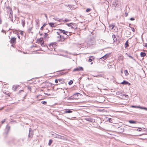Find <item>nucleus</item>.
<instances>
[{
    "label": "nucleus",
    "instance_id": "f257e3e1",
    "mask_svg": "<svg viewBox=\"0 0 147 147\" xmlns=\"http://www.w3.org/2000/svg\"><path fill=\"white\" fill-rule=\"evenodd\" d=\"M57 42H63L65 40L64 37L61 35H59L57 37Z\"/></svg>",
    "mask_w": 147,
    "mask_h": 147
},
{
    "label": "nucleus",
    "instance_id": "f03ea898",
    "mask_svg": "<svg viewBox=\"0 0 147 147\" xmlns=\"http://www.w3.org/2000/svg\"><path fill=\"white\" fill-rule=\"evenodd\" d=\"M53 137L59 139H62V137H64L63 136L57 134L56 133H54L52 134Z\"/></svg>",
    "mask_w": 147,
    "mask_h": 147
},
{
    "label": "nucleus",
    "instance_id": "7ed1b4c3",
    "mask_svg": "<svg viewBox=\"0 0 147 147\" xmlns=\"http://www.w3.org/2000/svg\"><path fill=\"white\" fill-rule=\"evenodd\" d=\"M16 38L15 37H12L10 40V42L12 44H14L16 42Z\"/></svg>",
    "mask_w": 147,
    "mask_h": 147
},
{
    "label": "nucleus",
    "instance_id": "20e7f679",
    "mask_svg": "<svg viewBox=\"0 0 147 147\" xmlns=\"http://www.w3.org/2000/svg\"><path fill=\"white\" fill-rule=\"evenodd\" d=\"M109 54H107L100 58V59L101 60L103 61L109 57Z\"/></svg>",
    "mask_w": 147,
    "mask_h": 147
},
{
    "label": "nucleus",
    "instance_id": "39448f33",
    "mask_svg": "<svg viewBox=\"0 0 147 147\" xmlns=\"http://www.w3.org/2000/svg\"><path fill=\"white\" fill-rule=\"evenodd\" d=\"M33 135V131L32 130L31 128H29V134L28 135V137L30 138H32Z\"/></svg>",
    "mask_w": 147,
    "mask_h": 147
},
{
    "label": "nucleus",
    "instance_id": "423d86ee",
    "mask_svg": "<svg viewBox=\"0 0 147 147\" xmlns=\"http://www.w3.org/2000/svg\"><path fill=\"white\" fill-rule=\"evenodd\" d=\"M83 67H77L76 68H75L73 70V71H83Z\"/></svg>",
    "mask_w": 147,
    "mask_h": 147
},
{
    "label": "nucleus",
    "instance_id": "0eeeda50",
    "mask_svg": "<svg viewBox=\"0 0 147 147\" xmlns=\"http://www.w3.org/2000/svg\"><path fill=\"white\" fill-rule=\"evenodd\" d=\"M117 1L116 0H115L113 2L112 4V6L115 7H117Z\"/></svg>",
    "mask_w": 147,
    "mask_h": 147
},
{
    "label": "nucleus",
    "instance_id": "6e6552de",
    "mask_svg": "<svg viewBox=\"0 0 147 147\" xmlns=\"http://www.w3.org/2000/svg\"><path fill=\"white\" fill-rule=\"evenodd\" d=\"M53 43H51V44H50L49 45V47H50V48H48V46L47 45L46 46L50 50H51V51H52L53 50V49L54 48V47H53Z\"/></svg>",
    "mask_w": 147,
    "mask_h": 147
},
{
    "label": "nucleus",
    "instance_id": "1a4fd4ad",
    "mask_svg": "<svg viewBox=\"0 0 147 147\" xmlns=\"http://www.w3.org/2000/svg\"><path fill=\"white\" fill-rule=\"evenodd\" d=\"M86 119L89 122H92L94 123L95 122V119H92V118H86Z\"/></svg>",
    "mask_w": 147,
    "mask_h": 147
},
{
    "label": "nucleus",
    "instance_id": "9d476101",
    "mask_svg": "<svg viewBox=\"0 0 147 147\" xmlns=\"http://www.w3.org/2000/svg\"><path fill=\"white\" fill-rule=\"evenodd\" d=\"M69 27H71V28H74L75 27H74V23H70L69 24H66Z\"/></svg>",
    "mask_w": 147,
    "mask_h": 147
},
{
    "label": "nucleus",
    "instance_id": "9b49d317",
    "mask_svg": "<svg viewBox=\"0 0 147 147\" xmlns=\"http://www.w3.org/2000/svg\"><path fill=\"white\" fill-rule=\"evenodd\" d=\"M19 85H16V86H13L12 89L14 91H15L19 87Z\"/></svg>",
    "mask_w": 147,
    "mask_h": 147
},
{
    "label": "nucleus",
    "instance_id": "f8f14e48",
    "mask_svg": "<svg viewBox=\"0 0 147 147\" xmlns=\"http://www.w3.org/2000/svg\"><path fill=\"white\" fill-rule=\"evenodd\" d=\"M58 31H60L61 33H63V34H65L67 32V31L64 30H62L61 29H59L58 30Z\"/></svg>",
    "mask_w": 147,
    "mask_h": 147
},
{
    "label": "nucleus",
    "instance_id": "ddd939ff",
    "mask_svg": "<svg viewBox=\"0 0 147 147\" xmlns=\"http://www.w3.org/2000/svg\"><path fill=\"white\" fill-rule=\"evenodd\" d=\"M72 112L70 109H66L65 111H64V113H71Z\"/></svg>",
    "mask_w": 147,
    "mask_h": 147
},
{
    "label": "nucleus",
    "instance_id": "4468645a",
    "mask_svg": "<svg viewBox=\"0 0 147 147\" xmlns=\"http://www.w3.org/2000/svg\"><path fill=\"white\" fill-rule=\"evenodd\" d=\"M10 127L8 125H7L5 129V131H7V134H8V133L9 131L10 130Z\"/></svg>",
    "mask_w": 147,
    "mask_h": 147
},
{
    "label": "nucleus",
    "instance_id": "2eb2a0df",
    "mask_svg": "<svg viewBox=\"0 0 147 147\" xmlns=\"http://www.w3.org/2000/svg\"><path fill=\"white\" fill-rule=\"evenodd\" d=\"M121 84H128L129 85H130V84L127 81H124L122 82L121 83Z\"/></svg>",
    "mask_w": 147,
    "mask_h": 147
},
{
    "label": "nucleus",
    "instance_id": "dca6fc26",
    "mask_svg": "<svg viewBox=\"0 0 147 147\" xmlns=\"http://www.w3.org/2000/svg\"><path fill=\"white\" fill-rule=\"evenodd\" d=\"M116 94L117 95H124V94H123L122 92L121 91H118L116 92Z\"/></svg>",
    "mask_w": 147,
    "mask_h": 147
},
{
    "label": "nucleus",
    "instance_id": "f3484780",
    "mask_svg": "<svg viewBox=\"0 0 147 147\" xmlns=\"http://www.w3.org/2000/svg\"><path fill=\"white\" fill-rule=\"evenodd\" d=\"M53 19L55 20L56 21H59V22H62L63 20L62 19H59L58 18H53Z\"/></svg>",
    "mask_w": 147,
    "mask_h": 147
},
{
    "label": "nucleus",
    "instance_id": "a211bd4d",
    "mask_svg": "<svg viewBox=\"0 0 147 147\" xmlns=\"http://www.w3.org/2000/svg\"><path fill=\"white\" fill-rule=\"evenodd\" d=\"M112 37L114 41L115 42H116L117 41V38H116V36L114 34H113L112 35Z\"/></svg>",
    "mask_w": 147,
    "mask_h": 147
},
{
    "label": "nucleus",
    "instance_id": "6ab92c4d",
    "mask_svg": "<svg viewBox=\"0 0 147 147\" xmlns=\"http://www.w3.org/2000/svg\"><path fill=\"white\" fill-rule=\"evenodd\" d=\"M128 122L130 123L135 124L136 123V121L133 120H130L128 121Z\"/></svg>",
    "mask_w": 147,
    "mask_h": 147
},
{
    "label": "nucleus",
    "instance_id": "aec40b11",
    "mask_svg": "<svg viewBox=\"0 0 147 147\" xmlns=\"http://www.w3.org/2000/svg\"><path fill=\"white\" fill-rule=\"evenodd\" d=\"M67 7L70 8V9H75V8H74V7L72 6L71 5H67Z\"/></svg>",
    "mask_w": 147,
    "mask_h": 147
},
{
    "label": "nucleus",
    "instance_id": "412c9836",
    "mask_svg": "<svg viewBox=\"0 0 147 147\" xmlns=\"http://www.w3.org/2000/svg\"><path fill=\"white\" fill-rule=\"evenodd\" d=\"M146 55V54L144 52H141L140 53V56L141 57H144Z\"/></svg>",
    "mask_w": 147,
    "mask_h": 147
},
{
    "label": "nucleus",
    "instance_id": "4be33fe9",
    "mask_svg": "<svg viewBox=\"0 0 147 147\" xmlns=\"http://www.w3.org/2000/svg\"><path fill=\"white\" fill-rule=\"evenodd\" d=\"M129 46L128 42V40H127L125 42V48H127Z\"/></svg>",
    "mask_w": 147,
    "mask_h": 147
},
{
    "label": "nucleus",
    "instance_id": "5701e85b",
    "mask_svg": "<svg viewBox=\"0 0 147 147\" xmlns=\"http://www.w3.org/2000/svg\"><path fill=\"white\" fill-rule=\"evenodd\" d=\"M22 26L23 27H24L25 22V20H22Z\"/></svg>",
    "mask_w": 147,
    "mask_h": 147
},
{
    "label": "nucleus",
    "instance_id": "b1692460",
    "mask_svg": "<svg viewBox=\"0 0 147 147\" xmlns=\"http://www.w3.org/2000/svg\"><path fill=\"white\" fill-rule=\"evenodd\" d=\"M36 25H37V26H38V27H39V20L38 19H37V20H36Z\"/></svg>",
    "mask_w": 147,
    "mask_h": 147
},
{
    "label": "nucleus",
    "instance_id": "393cba45",
    "mask_svg": "<svg viewBox=\"0 0 147 147\" xmlns=\"http://www.w3.org/2000/svg\"><path fill=\"white\" fill-rule=\"evenodd\" d=\"M43 39L42 38H40L38 40V41L39 43H41L43 40Z\"/></svg>",
    "mask_w": 147,
    "mask_h": 147
},
{
    "label": "nucleus",
    "instance_id": "a878e982",
    "mask_svg": "<svg viewBox=\"0 0 147 147\" xmlns=\"http://www.w3.org/2000/svg\"><path fill=\"white\" fill-rule=\"evenodd\" d=\"M59 82L61 83H63L64 82V80L63 79H58Z\"/></svg>",
    "mask_w": 147,
    "mask_h": 147
},
{
    "label": "nucleus",
    "instance_id": "bb28decb",
    "mask_svg": "<svg viewBox=\"0 0 147 147\" xmlns=\"http://www.w3.org/2000/svg\"><path fill=\"white\" fill-rule=\"evenodd\" d=\"M49 24L50 25V26L52 27H55V26H54V23H53L51 22V23H49Z\"/></svg>",
    "mask_w": 147,
    "mask_h": 147
},
{
    "label": "nucleus",
    "instance_id": "cd10ccee",
    "mask_svg": "<svg viewBox=\"0 0 147 147\" xmlns=\"http://www.w3.org/2000/svg\"><path fill=\"white\" fill-rule=\"evenodd\" d=\"M139 108L142 109H144L147 111V108L140 107H139Z\"/></svg>",
    "mask_w": 147,
    "mask_h": 147
},
{
    "label": "nucleus",
    "instance_id": "c85d7f7f",
    "mask_svg": "<svg viewBox=\"0 0 147 147\" xmlns=\"http://www.w3.org/2000/svg\"><path fill=\"white\" fill-rule=\"evenodd\" d=\"M124 73H125V75L126 76H127L129 74H128L127 71V70H126L124 71Z\"/></svg>",
    "mask_w": 147,
    "mask_h": 147
},
{
    "label": "nucleus",
    "instance_id": "c756f323",
    "mask_svg": "<svg viewBox=\"0 0 147 147\" xmlns=\"http://www.w3.org/2000/svg\"><path fill=\"white\" fill-rule=\"evenodd\" d=\"M68 36H69L71 35V32L67 31L66 34H65Z\"/></svg>",
    "mask_w": 147,
    "mask_h": 147
},
{
    "label": "nucleus",
    "instance_id": "7c9ffc66",
    "mask_svg": "<svg viewBox=\"0 0 147 147\" xmlns=\"http://www.w3.org/2000/svg\"><path fill=\"white\" fill-rule=\"evenodd\" d=\"M53 142V141L51 140H49V143H48V145L49 146H50L51 144Z\"/></svg>",
    "mask_w": 147,
    "mask_h": 147
},
{
    "label": "nucleus",
    "instance_id": "2f4dec72",
    "mask_svg": "<svg viewBox=\"0 0 147 147\" xmlns=\"http://www.w3.org/2000/svg\"><path fill=\"white\" fill-rule=\"evenodd\" d=\"M73 83V81L71 80H70L69 82H68V84L70 85H71Z\"/></svg>",
    "mask_w": 147,
    "mask_h": 147
},
{
    "label": "nucleus",
    "instance_id": "473e14b6",
    "mask_svg": "<svg viewBox=\"0 0 147 147\" xmlns=\"http://www.w3.org/2000/svg\"><path fill=\"white\" fill-rule=\"evenodd\" d=\"M132 108H139V107H140V106H135L132 105L131 106Z\"/></svg>",
    "mask_w": 147,
    "mask_h": 147
},
{
    "label": "nucleus",
    "instance_id": "72a5a7b5",
    "mask_svg": "<svg viewBox=\"0 0 147 147\" xmlns=\"http://www.w3.org/2000/svg\"><path fill=\"white\" fill-rule=\"evenodd\" d=\"M46 45L44 43V42H43L41 44V46H42V47H45Z\"/></svg>",
    "mask_w": 147,
    "mask_h": 147
},
{
    "label": "nucleus",
    "instance_id": "f704fd0d",
    "mask_svg": "<svg viewBox=\"0 0 147 147\" xmlns=\"http://www.w3.org/2000/svg\"><path fill=\"white\" fill-rule=\"evenodd\" d=\"M91 10V9H90L87 8L86 10V11L87 12H90Z\"/></svg>",
    "mask_w": 147,
    "mask_h": 147
},
{
    "label": "nucleus",
    "instance_id": "c9c22d12",
    "mask_svg": "<svg viewBox=\"0 0 147 147\" xmlns=\"http://www.w3.org/2000/svg\"><path fill=\"white\" fill-rule=\"evenodd\" d=\"M41 103L45 105L47 104V102L45 101H43L41 102Z\"/></svg>",
    "mask_w": 147,
    "mask_h": 147
},
{
    "label": "nucleus",
    "instance_id": "e433bc0d",
    "mask_svg": "<svg viewBox=\"0 0 147 147\" xmlns=\"http://www.w3.org/2000/svg\"><path fill=\"white\" fill-rule=\"evenodd\" d=\"M32 28V27H30V28L28 30H29V32H30V31L31 30Z\"/></svg>",
    "mask_w": 147,
    "mask_h": 147
},
{
    "label": "nucleus",
    "instance_id": "4c0bfd02",
    "mask_svg": "<svg viewBox=\"0 0 147 147\" xmlns=\"http://www.w3.org/2000/svg\"><path fill=\"white\" fill-rule=\"evenodd\" d=\"M137 130L138 131H141L142 130V129L141 128H139L138 129H137Z\"/></svg>",
    "mask_w": 147,
    "mask_h": 147
},
{
    "label": "nucleus",
    "instance_id": "58836bf2",
    "mask_svg": "<svg viewBox=\"0 0 147 147\" xmlns=\"http://www.w3.org/2000/svg\"><path fill=\"white\" fill-rule=\"evenodd\" d=\"M48 36V34H47V33H45V35H44V38H46L47 36Z\"/></svg>",
    "mask_w": 147,
    "mask_h": 147
},
{
    "label": "nucleus",
    "instance_id": "ea45409f",
    "mask_svg": "<svg viewBox=\"0 0 147 147\" xmlns=\"http://www.w3.org/2000/svg\"><path fill=\"white\" fill-rule=\"evenodd\" d=\"M69 21H70L68 19H65V22H69Z\"/></svg>",
    "mask_w": 147,
    "mask_h": 147
},
{
    "label": "nucleus",
    "instance_id": "a19ab883",
    "mask_svg": "<svg viewBox=\"0 0 147 147\" xmlns=\"http://www.w3.org/2000/svg\"><path fill=\"white\" fill-rule=\"evenodd\" d=\"M93 59H91V58H89V60H88V61L89 62H91L92 61Z\"/></svg>",
    "mask_w": 147,
    "mask_h": 147
},
{
    "label": "nucleus",
    "instance_id": "79ce46f5",
    "mask_svg": "<svg viewBox=\"0 0 147 147\" xmlns=\"http://www.w3.org/2000/svg\"><path fill=\"white\" fill-rule=\"evenodd\" d=\"M111 26H112V28H111V29H113L114 27H115V25H113V24H111Z\"/></svg>",
    "mask_w": 147,
    "mask_h": 147
},
{
    "label": "nucleus",
    "instance_id": "37998d69",
    "mask_svg": "<svg viewBox=\"0 0 147 147\" xmlns=\"http://www.w3.org/2000/svg\"><path fill=\"white\" fill-rule=\"evenodd\" d=\"M5 119H4V120L3 121H1V124H2L3 123H4V122H5Z\"/></svg>",
    "mask_w": 147,
    "mask_h": 147
},
{
    "label": "nucleus",
    "instance_id": "c03bdc74",
    "mask_svg": "<svg viewBox=\"0 0 147 147\" xmlns=\"http://www.w3.org/2000/svg\"><path fill=\"white\" fill-rule=\"evenodd\" d=\"M90 58H91V59H94V57H93V56H90Z\"/></svg>",
    "mask_w": 147,
    "mask_h": 147
},
{
    "label": "nucleus",
    "instance_id": "a18cd8bd",
    "mask_svg": "<svg viewBox=\"0 0 147 147\" xmlns=\"http://www.w3.org/2000/svg\"><path fill=\"white\" fill-rule=\"evenodd\" d=\"M9 17L10 18H13L12 14L9 15Z\"/></svg>",
    "mask_w": 147,
    "mask_h": 147
},
{
    "label": "nucleus",
    "instance_id": "49530a36",
    "mask_svg": "<svg viewBox=\"0 0 147 147\" xmlns=\"http://www.w3.org/2000/svg\"><path fill=\"white\" fill-rule=\"evenodd\" d=\"M59 32H57V34L58 35H60V33H61V32H60V31H59Z\"/></svg>",
    "mask_w": 147,
    "mask_h": 147
},
{
    "label": "nucleus",
    "instance_id": "de8ad7c7",
    "mask_svg": "<svg viewBox=\"0 0 147 147\" xmlns=\"http://www.w3.org/2000/svg\"><path fill=\"white\" fill-rule=\"evenodd\" d=\"M59 81L58 80H57V79H56L55 80V82L56 83H57L58 82V81Z\"/></svg>",
    "mask_w": 147,
    "mask_h": 147
},
{
    "label": "nucleus",
    "instance_id": "09e8293b",
    "mask_svg": "<svg viewBox=\"0 0 147 147\" xmlns=\"http://www.w3.org/2000/svg\"><path fill=\"white\" fill-rule=\"evenodd\" d=\"M131 30H132V31H133V32H135V29L134 28H131Z\"/></svg>",
    "mask_w": 147,
    "mask_h": 147
},
{
    "label": "nucleus",
    "instance_id": "8fccbe9b",
    "mask_svg": "<svg viewBox=\"0 0 147 147\" xmlns=\"http://www.w3.org/2000/svg\"><path fill=\"white\" fill-rule=\"evenodd\" d=\"M130 20H131L133 21V20H134L135 19L133 18H130Z\"/></svg>",
    "mask_w": 147,
    "mask_h": 147
},
{
    "label": "nucleus",
    "instance_id": "3c124183",
    "mask_svg": "<svg viewBox=\"0 0 147 147\" xmlns=\"http://www.w3.org/2000/svg\"><path fill=\"white\" fill-rule=\"evenodd\" d=\"M1 32H4V33H5V34H6V31H5V30H2V31H1Z\"/></svg>",
    "mask_w": 147,
    "mask_h": 147
},
{
    "label": "nucleus",
    "instance_id": "603ef678",
    "mask_svg": "<svg viewBox=\"0 0 147 147\" xmlns=\"http://www.w3.org/2000/svg\"><path fill=\"white\" fill-rule=\"evenodd\" d=\"M23 33H24V32H23V31H21L20 32V34H21V35H23Z\"/></svg>",
    "mask_w": 147,
    "mask_h": 147
},
{
    "label": "nucleus",
    "instance_id": "864d4df0",
    "mask_svg": "<svg viewBox=\"0 0 147 147\" xmlns=\"http://www.w3.org/2000/svg\"><path fill=\"white\" fill-rule=\"evenodd\" d=\"M80 94V93H76L75 94H74V95H78V94Z\"/></svg>",
    "mask_w": 147,
    "mask_h": 147
},
{
    "label": "nucleus",
    "instance_id": "5fc2aeb1",
    "mask_svg": "<svg viewBox=\"0 0 147 147\" xmlns=\"http://www.w3.org/2000/svg\"><path fill=\"white\" fill-rule=\"evenodd\" d=\"M144 47H147V43L145 44Z\"/></svg>",
    "mask_w": 147,
    "mask_h": 147
},
{
    "label": "nucleus",
    "instance_id": "6e6d98bb",
    "mask_svg": "<svg viewBox=\"0 0 147 147\" xmlns=\"http://www.w3.org/2000/svg\"><path fill=\"white\" fill-rule=\"evenodd\" d=\"M45 94L49 96V95H50L51 94H49L48 93H45Z\"/></svg>",
    "mask_w": 147,
    "mask_h": 147
},
{
    "label": "nucleus",
    "instance_id": "4d7b16f0",
    "mask_svg": "<svg viewBox=\"0 0 147 147\" xmlns=\"http://www.w3.org/2000/svg\"><path fill=\"white\" fill-rule=\"evenodd\" d=\"M43 26H42L40 28V30H42L43 29Z\"/></svg>",
    "mask_w": 147,
    "mask_h": 147
},
{
    "label": "nucleus",
    "instance_id": "13d9d810",
    "mask_svg": "<svg viewBox=\"0 0 147 147\" xmlns=\"http://www.w3.org/2000/svg\"><path fill=\"white\" fill-rule=\"evenodd\" d=\"M11 14H12V11H11L10 12L9 15H11Z\"/></svg>",
    "mask_w": 147,
    "mask_h": 147
},
{
    "label": "nucleus",
    "instance_id": "bf43d9fd",
    "mask_svg": "<svg viewBox=\"0 0 147 147\" xmlns=\"http://www.w3.org/2000/svg\"><path fill=\"white\" fill-rule=\"evenodd\" d=\"M18 38H19L20 39V36L18 34Z\"/></svg>",
    "mask_w": 147,
    "mask_h": 147
},
{
    "label": "nucleus",
    "instance_id": "052dcab7",
    "mask_svg": "<svg viewBox=\"0 0 147 147\" xmlns=\"http://www.w3.org/2000/svg\"><path fill=\"white\" fill-rule=\"evenodd\" d=\"M46 24H45L42 26H43V27H45V26H46Z\"/></svg>",
    "mask_w": 147,
    "mask_h": 147
},
{
    "label": "nucleus",
    "instance_id": "680f3d73",
    "mask_svg": "<svg viewBox=\"0 0 147 147\" xmlns=\"http://www.w3.org/2000/svg\"><path fill=\"white\" fill-rule=\"evenodd\" d=\"M112 26H111V24L109 25V27H112Z\"/></svg>",
    "mask_w": 147,
    "mask_h": 147
},
{
    "label": "nucleus",
    "instance_id": "e2e57ef3",
    "mask_svg": "<svg viewBox=\"0 0 147 147\" xmlns=\"http://www.w3.org/2000/svg\"><path fill=\"white\" fill-rule=\"evenodd\" d=\"M3 107H2V108H0V111L2 110L3 109Z\"/></svg>",
    "mask_w": 147,
    "mask_h": 147
},
{
    "label": "nucleus",
    "instance_id": "0e129e2a",
    "mask_svg": "<svg viewBox=\"0 0 147 147\" xmlns=\"http://www.w3.org/2000/svg\"><path fill=\"white\" fill-rule=\"evenodd\" d=\"M45 16L46 18H47V16L46 15V14H45Z\"/></svg>",
    "mask_w": 147,
    "mask_h": 147
},
{
    "label": "nucleus",
    "instance_id": "69168bd1",
    "mask_svg": "<svg viewBox=\"0 0 147 147\" xmlns=\"http://www.w3.org/2000/svg\"><path fill=\"white\" fill-rule=\"evenodd\" d=\"M1 20H0V24H1Z\"/></svg>",
    "mask_w": 147,
    "mask_h": 147
},
{
    "label": "nucleus",
    "instance_id": "338daca9",
    "mask_svg": "<svg viewBox=\"0 0 147 147\" xmlns=\"http://www.w3.org/2000/svg\"><path fill=\"white\" fill-rule=\"evenodd\" d=\"M11 21L13 22V19H11Z\"/></svg>",
    "mask_w": 147,
    "mask_h": 147
},
{
    "label": "nucleus",
    "instance_id": "774afa93",
    "mask_svg": "<svg viewBox=\"0 0 147 147\" xmlns=\"http://www.w3.org/2000/svg\"><path fill=\"white\" fill-rule=\"evenodd\" d=\"M143 131H146V130H144Z\"/></svg>",
    "mask_w": 147,
    "mask_h": 147
}]
</instances>
